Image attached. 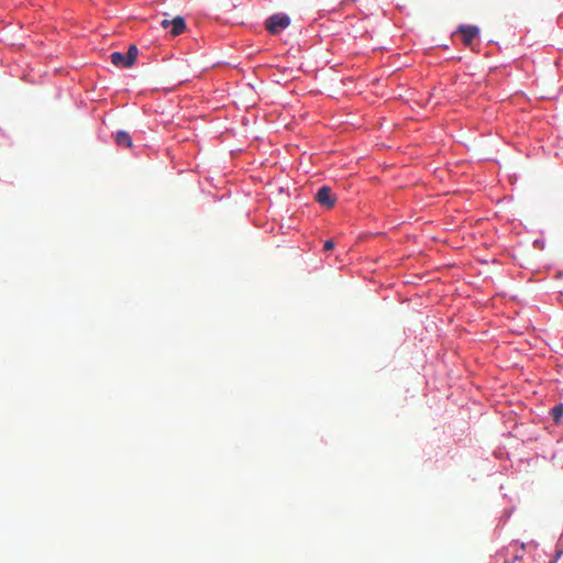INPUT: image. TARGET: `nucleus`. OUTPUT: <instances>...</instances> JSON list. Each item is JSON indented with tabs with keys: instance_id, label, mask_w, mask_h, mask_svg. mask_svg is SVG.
<instances>
[{
	"instance_id": "3",
	"label": "nucleus",
	"mask_w": 563,
	"mask_h": 563,
	"mask_svg": "<svg viewBox=\"0 0 563 563\" xmlns=\"http://www.w3.org/2000/svg\"><path fill=\"white\" fill-rule=\"evenodd\" d=\"M459 32L462 34V41L465 45H471L478 36L479 30L475 25H461Z\"/></svg>"
},
{
	"instance_id": "2",
	"label": "nucleus",
	"mask_w": 563,
	"mask_h": 563,
	"mask_svg": "<svg viewBox=\"0 0 563 563\" xmlns=\"http://www.w3.org/2000/svg\"><path fill=\"white\" fill-rule=\"evenodd\" d=\"M316 200L328 208H331L335 203V198L332 195L331 188L328 186H322L316 194Z\"/></svg>"
},
{
	"instance_id": "6",
	"label": "nucleus",
	"mask_w": 563,
	"mask_h": 563,
	"mask_svg": "<svg viewBox=\"0 0 563 563\" xmlns=\"http://www.w3.org/2000/svg\"><path fill=\"white\" fill-rule=\"evenodd\" d=\"M115 142L119 146L131 147L132 146V137L125 131H119L115 134Z\"/></svg>"
},
{
	"instance_id": "9",
	"label": "nucleus",
	"mask_w": 563,
	"mask_h": 563,
	"mask_svg": "<svg viewBox=\"0 0 563 563\" xmlns=\"http://www.w3.org/2000/svg\"><path fill=\"white\" fill-rule=\"evenodd\" d=\"M334 247V243L332 240H328L324 242L323 249L324 251H330Z\"/></svg>"
},
{
	"instance_id": "7",
	"label": "nucleus",
	"mask_w": 563,
	"mask_h": 563,
	"mask_svg": "<svg viewBox=\"0 0 563 563\" xmlns=\"http://www.w3.org/2000/svg\"><path fill=\"white\" fill-rule=\"evenodd\" d=\"M139 55V49L136 45H130L126 52V64L134 65L136 57Z\"/></svg>"
},
{
	"instance_id": "11",
	"label": "nucleus",
	"mask_w": 563,
	"mask_h": 563,
	"mask_svg": "<svg viewBox=\"0 0 563 563\" xmlns=\"http://www.w3.org/2000/svg\"><path fill=\"white\" fill-rule=\"evenodd\" d=\"M504 563H515V560H511V561H510V560H507V561H505Z\"/></svg>"
},
{
	"instance_id": "1",
	"label": "nucleus",
	"mask_w": 563,
	"mask_h": 563,
	"mask_svg": "<svg viewBox=\"0 0 563 563\" xmlns=\"http://www.w3.org/2000/svg\"><path fill=\"white\" fill-rule=\"evenodd\" d=\"M290 25V18L286 13H275L265 21L266 30L277 35Z\"/></svg>"
},
{
	"instance_id": "12",
	"label": "nucleus",
	"mask_w": 563,
	"mask_h": 563,
	"mask_svg": "<svg viewBox=\"0 0 563 563\" xmlns=\"http://www.w3.org/2000/svg\"><path fill=\"white\" fill-rule=\"evenodd\" d=\"M549 563H556V559L551 560Z\"/></svg>"
},
{
	"instance_id": "10",
	"label": "nucleus",
	"mask_w": 563,
	"mask_h": 563,
	"mask_svg": "<svg viewBox=\"0 0 563 563\" xmlns=\"http://www.w3.org/2000/svg\"><path fill=\"white\" fill-rule=\"evenodd\" d=\"M161 25H162V27H164V29H167V27L172 26L170 20H167V19L163 20V21L161 22Z\"/></svg>"
},
{
	"instance_id": "4",
	"label": "nucleus",
	"mask_w": 563,
	"mask_h": 563,
	"mask_svg": "<svg viewBox=\"0 0 563 563\" xmlns=\"http://www.w3.org/2000/svg\"><path fill=\"white\" fill-rule=\"evenodd\" d=\"M172 23V30L170 33L173 36H178L181 33H184L186 29L185 20L181 16H176L173 20H170Z\"/></svg>"
},
{
	"instance_id": "8",
	"label": "nucleus",
	"mask_w": 563,
	"mask_h": 563,
	"mask_svg": "<svg viewBox=\"0 0 563 563\" xmlns=\"http://www.w3.org/2000/svg\"><path fill=\"white\" fill-rule=\"evenodd\" d=\"M552 418L555 422H559L563 417V404L556 405L552 408L551 411Z\"/></svg>"
},
{
	"instance_id": "5",
	"label": "nucleus",
	"mask_w": 563,
	"mask_h": 563,
	"mask_svg": "<svg viewBox=\"0 0 563 563\" xmlns=\"http://www.w3.org/2000/svg\"><path fill=\"white\" fill-rule=\"evenodd\" d=\"M111 63L117 67L129 68L132 65L126 64V54L120 52H113L110 55Z\"/></svg>"
}]
</instances>
